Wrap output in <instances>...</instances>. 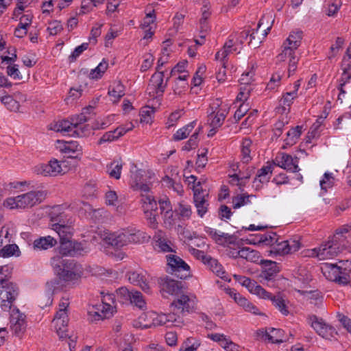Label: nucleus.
<instances>
[{"mask_svg":"<svg viewBox=\"0 0 351 351\" xmlns=\"http://www.w3.org/2000/svg\"><path fill=\"white\" fill-rule=\"evenodd\" d=\"M154 239L156 243L155 247L158 248L160 252H175L173 243L167 239L165 233L162 231L158 230L156 232Z\"/></svg>","mask_w":351,"mask_h":351,"instance_id":"f704fd0d","label":"nucleus"},{"mask_svg":"<svg viewBox=\"0 0 351 351\" xmlns=\"http://www.w3.org/2000/svg\"><path fill=\"white\" fill-rule=\"evenodd\" d=\"M196 121H193L178 130L173 135V140L178 141L187 138L196 125Z\"/></svg>","mask_w":351,"mask_h":351,"instance_id":"de8ad7c7","label":"nucleus"},{"mask_svg":"<svg viewBox=\"0 0 351 351\" xmlns=\"http://www.w3.org/2000/svg\"><path fill=\"white\" fill-rule=\"evenodd\" d=\"M129 282L138 286L143 291L148 293L150 290L151 276L144 270L129 271L127 274Z\"/></svg>","mask_w":351,"mask_h":351,"instance_id":"bb28decb","label":"nucleus"},{"mask_svg":"<svg viewBox=\"0 0 351 351\" xmlns=\"http://www.w3.org/2000/svg\"><path fill=\"white\" fill-rule=\"evenodd\" d=\"M264 300H270L273 304L279 311L284 315L289 314V310L287 308V302L282 297L279 295L272 296L269 293V297L268 298H263Z\"/></svg>","mask_w":351,"mask_h":351,"instance_id":"8fccbe9b","label":"nucleus"},{"mask_svg":"<svg viewBox=\"0 0 351 351\" xmlns=\"http://www.w3.org/2000/svg\"><path fill=\"white\" fill-rule=\"evenodd\" d=\"M114 119V114H110L104 118L98 119L94 123V128L100 130L104 129L110 125Z\"/></svg>","mask_w":351,"mask_h":351,"instance_id":"338daca9","label":"nucleus"},{"mask_svg":"<svg viewBox=\"0 0 351 351\" xmlns=\"http://www.w3.org/2000/svg\"><path fill=\"white\" fill-rule=\"evenodd\" d=\"M308 323L322 338L328 340L336 339V336L337 335L336 329L326 324L323 319L316 315H311L308 318Z\"/></svg>","mask_w":351,"mask_h":351,"instance_id":"2eb2a0df","label":"nucleus"},{"mask_svg":"<svg viewBox=\"0 0 351 351\" xmlns=\"http://www.w3.org/2000/svg\"><path fill=\"white\" fill-rule=\"evenodd\" d=\"M167 268L171 273L180 279H185L191 274L190 267L180 256L175 254L166 256Z\"/></svg>","mask_w":351,"mask_h":351,"instance_id":"4468645a","label":"nucleus"},{"mask_svg":"<svg viewBox=\"0 0 351 351\" xmlns=\"http://www.w3.org/2000/svg\"><path fill=\"white\" fill-rule=\"evenodd\" d=\"M88 110V108L84 109L82 113L71 117V121L66 119L58 121L53 125L52 129L63 135L73 136L76 125L88 121V118L86 115Z\"/></svg>","mask_w":351,"mask_h":351,"instance_id":"9b49d317","label":"nucleus"},{"mask_svg":"<svg viewBox=\"0 0 351 351\" xmlns=\"http://www.w3.org/2000/svg\"><path fill=\"white\" fill-rule=\"evenodd\" d=\"M142 232L136 229H123L114 232L104 231L101 238L107 244L116 248H121L130 243H137L141 241Z\"/></svg>","mask_w":351,"mask_h":351,"instance_id":"39448f33","label":"nucleus"},{"mask_svg":"<svg viewBox=\"0 0 351 351\" xmlns=\"http://www.w3.org/2000/svg\"><path fill=\"white\" fill-rule=\"evenodd\" d=\"M55 274L60 280L75 284L82 276V267L60 255L51 259Z\"/></svg>","mask_w":351,"mask_h":351,"instance_id":"20e7f679","label":"nucleus"},{"mask_svg":"<svg viewBox=\"0 0 351 351\" xmlns=\"http://www.w3.org/2000/svg\"><path fill=\"white\" fill-rule=\"evenodd\" d=\"M163 219V224L166 228H173L177 221V217L174 215L173 211L166 212V213L162 216Z\"/></svg>","mask_w":351,"mask_h":351,"instance_id":"69168bd1","label":"nucleus"},{"mask_svg":"<svg viewBox=\"0 0 351 351\" xmlns=\"http://www.w3.org/2000/svg\"><path fill=\"white\" fill-rule=\"evenodd\" d=\"M299 158L284 152H280L274 160V164L287 171L295 173L300 171Z\"/></svg>","mask_w":351,"mask_h":351,"instance_id":"412c9836","label":"nucleus"},{"mask_svg":"<svg viewBox=\"0 0 351 351\" xmlns=\"http://www.w3.org/2000/svg\"><path fill=\"white\" fill-rule=\"evenodd\" d=\"M108 67V62L105 59H103L102 61L93 69H91L88 77L91 80H99L100 79L106 71Z\"/></svg>","mask_w":351,"mask_h":351,"instance_id":"3c124183","label":"nucleus"},{"mask_svg":"<svg viewBox=\"0 0 351 351\" xmlns=\"http://www.w3.org/2000/svg\"><path fill=\"white\" fill-rule=\"evenodd\" d=\"M199 342L193 339L188 338L182 345L180 351H195L199 346Z\"/></svg>","mask_w":351,"mask_h":351,"instance_id":"774afa93","label":"nucleus"},{"mask_svg":"<svg viewBox=\"0 0 351 351\" xmlns=\"http://www.w3.org/2000/svg\"><path fill=\"white\" fill-rule=\"evenodd\" d=\"M27 100L26 95L21 93H14L12 95L0 93V101L4 106L12 112H19L21 105Z\"/></svg>","mask_w":351,"mask_h":351,"instance_id":"5701e85b","label":"nucleus"},{"mask_svg":"<svg viewBox=\"0 0 351 351\" xmlns=\"http://www.w3.org/2000/svg\"><path fill=\"white\" fill-rule=\"evenodd\" d=\"M69 207L71 210L79 213H89L92 210L89 204L80 199L74 201Z\"/></svg>","mask_w":351,"mask_h":351,"instance_id":"bf43d9fd","label":"nucleus"},{"mask_svg":"<svg viewBox=\"0 0 351 351\" xmlns=\"http://www.w3.org/2000/svg\"><path fill=\"white\" fill-rule=\"evenodd\" d=\"M123 162L121 160H113L107 165V172L111 178L117 180L121 178Z\"/></svg>","mask_w":351,"mask_h":351,"instance_id":"09e8293b","label":"nucleus"},{"mask_svg":"<svg viewBox=\"0 0 351 351\" xmlns=\"http://www.w3.org/2000/svg\"><path fill=\"white\" fill-rule=\"evenodd\" d=\"M164 77V71H158L153 74L151 77L149 84V88L154 90L158 96L162 95L166 88L169 77H167L165 81Z\"/></svg>","mask_w":351,"mask_h":351,"instance_id":"72a5a7b5","label":"nucleus"},{"mask_svg":"<svg viewBox=\"0 0 351 351\" xmlns=\"http://www.w3.org/2000/svg\"><path fill=\"white\" fill-rule=\"evenodd\" d=\"M260 239V244L265 245H270L272 248L274 243L276 241L277 234L274 232H269L266 234H258Z\"/></svg>","mask_w":351,"mask_h":351,"instance_id":"0e129e2a","label":"nucleus"},{"mask_svg":"<svg viewBox=\"0 0 351 351\" xmlns=\"http://www.w3.org/2000/svg\"><path fill=\"white\" fill-rule=\"evenodd\" d=\"M2 267H0V273ZM18 294L17 288L12 282L0 277V303L3 311L11 308L12 302Z\"/></svg>","mask_w":351,"mask_h":351,"instance_id":"f8f14e48","label":"nucleus"},{"mask_svg":"<svg viewBox=\"0 0 351 351\" xmlns=\"http://www.w3.org/2000/svg\"><path fill=\"white\" fill-rule=\"evenodd\" d=\"M123 0H108L106 13L108 16H112L114 13H118L122 9Z\"/></svg>","mask_w":351,"mask_h":351,"instance_id":"4d7b16f0","label":"nucleus"},{"mask_svg":"<svg viewBox=\"0 0 351 351\" xmlns=\"http://www.w3.org/2000/svg\"><path fill=\"white\" fill-rule=\"evenodd\" d=\"M308 323L322 338L328 340L336 339V336L337 335L336 329L326 324L323 319L316 315H311L308 318Z\"/></svg>","mask_w":351,"mask_h":351,"instance_id":"dca6fc26","label":"nucleus"},{"mask_svg":"<svg viewBox=\"0 0 351 351\" xmlns=\"http://www.w3.org/2000/svg\"><path fill=\"white\" fill-rule=\"evenodd\" d=\"M130 184L134 189L140 190L145 194H142V206L144 210L145 218L147 219L149 226L156 228L157 227V202L154 196L149 193V184L143 182V173L141 169L132 165L130 169Z\"/></svg>","mask_w":351,"mask_h":351,"instance_id":"f03ea898","label":"nucleus"},{"mask_svg":"<svg viewBox=\"0 0 351 351\" xmlns=\"http://www.w3.org/2000/svg\"><path fill=\"white\" fill-rule=\"evenodd\" d=\"M197 298L193 294H182L175 300L171 304V311L177 310L182 314L184 312H189L195 306Z\"/></svg>","mask_w":351,"mask_h":351,"instance_id":"b1692460","label":"nucleus"},{"mask_svg":"<svg viewBox=\"0 0 351 351\" xmlns=\"http://www.w3.org/2000/svg\"><path fill=\"white\" fill-rule=\"evenodd\" d=\"M181 176L177 167H171L166 176L162 179V184L170 189H172L178 195L184 194L183 186L181 184Z\"/></svg>","mask_w":351,"mask_h":351,"instance_id":"6ab92c4d","label":"nucleus"},{"mask_svg":"<svg viewBox=\"0 0 351 351\" xmlns=\"http://www.w3.org/2000/svg\"><path fill=\"white\" fill-rule=\"evenodd\" d=\"M335 238L322 243L318 247L307 250L304 256L317 258L319 260L333 258L341 252L337 243V238L336 236H335Z\"/></svg>","mask_w":351,"mask_h":351,"instance_id":"9d476101","label":"nucleus"},{"mask_svg":"<svg viewBox=\"0 0 351 351\" xmlns=\"http://www.w3.org/2000/svg\"><path fill=\"white\" fill-rule=\"evenodd\" d=\"M212 271L224 281L230 282V278L225 271L223 267L215 259H211L208 263Z\"/></svg>","mask_w":351,"mask_h":351,"instance_id":"49530a36","label":"nucleus"},{"mask_svg":"<svg viewBox=\"0 0 351 351\" xmlns=\"http://www.w3.org/2000/svg\"><path fill=\"white\" fill-rule=\"evenodd\" d=\"M51 223L50 228L60 237V252L64 256H72L74 241L71 240L73 234L74 219L66 205H56L49 212Z\"/></svg>","mask_w":351,"mask_h":351,"instance_id":"f257e3e1","label":"nucleus"},{"mask_svg":"<svg viewBox=\"0 0 351 351\" xmlns=\"http://www.w3.org/2000/svg\"><path fill=\"white\" fill-rule=\"evenodd\" d=\"M208 193L206 190L195 189L193 201L197 210V213L200 217H203L208 211Z\"/></svg>","mask_w":351,"mask_h":351,"instance_id":"c756f323","label":"nucleus"},{"mask_svg":"<svg viewBox=\"0 0 351 351\" xmlns=\"http://www.w3.org/2000/svg\"><path fill=\"white\" fill-rule=\"evenodd\" d=\"M272 173V167L271 165H267L265 167H263L260 170H258L256 177L254 180V182H259L261 184L267 183L269 182L271 174Z\"/></svg>","mask_w":351,"mask_h":351,"instance_id":"5fc2aeb1","label":"nucleus"},{"mask_svg":"<svg viewBox=\"0 0 351 351\" xmlns=\"http://www.w3.org/2000/svg\"><path fill=\"white\" fill-rule=\"evenodd\" d=\"M79 123L76 125V128H75L73 136L75 137H86L93 134V131L95 129L94 128V124L92 126H90L88 124Z\"/></svg>","mask_w":351,"mask_h":351,"instance_id":"603ef678","label":"nucleus"},{"mask_svg":"<svg viewBox=\"0 0 351 351\" xmlns=\"http://www.w3.org/2000/svg\"><path fill=\"white\" fill-rule=\"evenodd\" d=\"M165 317L155 311H147L143 313L138 319L132 322L134 327L145 329L151 327L161 326V322Z\"/></svg>","mask_w":351,"mask_h":351,"instance_id":"f3484780","label":"nucleus"},{"mask_svg":"<svg viewBox=\"0 0 351 351\" xmlns=\"http://www.w3.org/2000/svg\"><path fill=\"white\" fill-rule=\"evenodd\" d=\"M134 125L132 122L117 128L115 130L104 133L99 138L98 144L101 145L105 143H110L117 141L119 138L123 136L126 132L132 130Z\"/></svg>","mask_w":351,"mask_h":351,"instance_id":"c85d7f7f","label":"nucleus"},{"mask_svg":"<svg viewBox=\"0 0 351 351\" xmlns=\"http://www.w3.org/2000/svg\"><path fill=\"white\" fill-rule=\"evenodd\" d=\"M20 255L21 251L16 244L6 245L0 250V256L3 258H8L13 256L19 257Z\"/></svg>","mask_w":351,"mask_h":351,"instance_id":"6e6d98bb","label":"nucleus"},{"mask_svg":"<svg viewBox=\"0 0 351 351\" xmlns=\"http://www.w3.org/2000/svg\"><path fill=\"white\" fill-rule=\"evenodd\" d=\"M302 247L300 238L298 236L293 237L287 240H282L277 235L276 241L272 248L267 251V255L271 257L276 256H285L298 251Z\"/></svg>","mask_w":351,"mask_h":351,"instance_id":"1a4fd4ad","label":"nucleus"},{"mask_svg":"<svg viewBox=\"0 0 351 351\" xmlns=\"http://www.w3.org/2000/svg\"><path fill=\"white\" fill-rule=\"evenodd\" d=\"M67 170L64 162L51 159L47 163H41L34 167V172L43 176L56 177L64 174Z\"/></svg>","mask_w":351,"mask_h":351,"instance_id":"ddd939ff","label":"nucleus"},{"mask_svg":"<svg viewBox=\"0 0 351 351\" xmlns=\"http://www.w3.org/2000/svg\"><path fill=\"white\" fill-rule=\"evenodd\" d=\"M171 311L169 314L160 313V315L165 317L161 322V326L180 327L183 323L182 314L178 312L177 310Z\"/></svg>","mask_w":351,"mask_h":351,"instance_id":"4c0bfd02","label":"nucleus"},{"mask_svg":"<svg viewBox=\"0 0 351 351\" xmlns=\"http://www.w3.org/2000/svg\"><path fill=\"white\" fill-rule=\"evenodd\" d=\"M63 289V283L61 280H53L47 282L46 284V296L47 298L45 305H50L52 303V296Z\"/></svg>","mask_w":351,"mask_h":351,"instance_id":"e433bc0d","label":"nucleus"},{"mask_svg":"<svg viewBox=\"0 0 351 351\" xmlns=\"http://www.w3.org/2000/svg\"><path fill=\"white\" fill-rule=\"evenodd\" d=\"M298 94L295 92H287L282 95V97L280 100V108H278V111L281 113H287L289 111V107L293 104V100L297 98Z\"/></svg>","mask_w":351,"mask_h":351,"instance_id":"79ce46f5","label":"nucleus"},{"mask_svg":"<svg viewBox=\"0 0 351 351\" xmlns=\"http://www.w3.org/2000/svg\"><path fill=\"white\" fill-rule=\"evenodd\" d=\"M302 127L300 125H297L295 128L291 129L287 132V137L285 140V143L282 146V148L287 149L288 147L295 145L302 134Z\"/></svg>","mask_w":351,"mask_h":351,"instance_id":"a19ab883","label":"nucleus"},{"mask_svg":"<svg viewBox=\"0 0 351 351\" xmlns=\"http://www.w3.org/2000/svg\"><path fill=\"white\" fill-rule=\"evenodd\" d=\"M252 195H248L246 194L239 195L232 198V204L234 209L241 208V206H245L250 203V198Z\"/></svg>","mask_w":351,"mask_h":351,"instance_id":"680f3d73","label":"nucleus"},{"mask_svg":"<svg viewBox=\"0 0 351 351\" xmlns=\"http://www.w3.org/2000/svg\"><path fill=\"white\" fill-rule=\"evenodd\" d=\"M108 95L112 102H117L125 95V87L120 81L114 82L108 88Z\"/></svg>","mask_w":351,"mask_h":351,"instance_id":"ea45409f","label":"nucleus"},{"mask_svg":"<svg viewBox=\"0 0 351 351\" xmlns=\"http://www.w3.org/2000/svg\"><path fill=\"white\" fill-rule=\"evenodd\" d=\"M43 191H31L16 197H8L3 202V206L9 209H25L40 203L45 197Z\"/></svg>","mask_w":351,"mask_h":351,"instance_id":"0eeeda50","label":"nucleus"},{"mask_svg":"<svg viewBox=\"0 0 351 351\" xmlns=\"http://www.w3.org/2000/svg\"><path fill=\"white\" fill-rule=\"evenodd\" d=\"M294 284L295 291L298 289H304L312 280L311 274L307 269L304 266H300L294 272Z\"/></svg>","mask_w":351,"mask_h":351,"instance_id":"2f4dec72","label":"nucleus"},{"mask_svg":"<svg viewBox=\"0 0 351 351\" xmlns=\"http://www.w3.org/2000/svg\"><path fill=\"white\" fill-rule=\"evenodd\" d=\"M154 114V109L150 106H145L141 108L140 116L141 122L145 123H151Z\"/></svg>","mask_w":351,"mask_h":351,"instance_id":"052dcab7","label":"nucleus"},{"mask_svg":"<svg viewBox=\"0 0 351 351\" xmlns=\"http://www.w3.org/2000/svg\"><path fill=\"white\" fill-rule=\"evenodd\" d=\"M10 325L11 330L15 335L24 332L27 326L25 315L18 308H13L10 313Z\"/></svg>","mask_w":351,"mask_h":351,"instance_id":"cd10ccee","label":"nucleus"},{"mask_svg":"<svg viewBox=\"0 0 351 351\" xmlns=\"http://www.w3.org/2000/svg\"><path fill=\"white\" fill-rule=\"evenodd\" d=\"M56 148L65 157L77 158L82 154V147L77 141H65L58 140L56 142Z\"/></svg>","mask_w":351,"mask_h":351,"instance_id":"4be33fe9","label":"nucleus"},{"mask_svg":"<svg viewBox=\"0 0 351 351\" xmlns=\"http://www.w3.org/2000/svg\"><path fill=\"white\" fill-rule=\"evenodd\" d=\"M90 245H88L86 241H74L73 246L72 256L82 255L84 253H87L90 250Z\"/></svg>","mask_w":351,"mask_h":351,"instance_id":"e2e57ef3","label":"nucleus"},{"mask_svg":"<svg viewBox=\"0 0 351 351\" xmlns=\"http://www.w3.org/2000/svg\"><path fill=\"white\" fill-rule=\"evenodd\" d=\"M248 35L249 32L246 30L230 35L224 43L223 47L216 53V60L223 61L230 53L234 52L239 53Z\"/></svg>","mask_w":351,"mask_h":351,"instance_id":"6e6552de","label":"nucleus"},{"mask_svg":"<svg viewBox=\"0 0 351 351\" xmlns=\"http://www.w3.org/2000/svg\"><path fill=\"white\" fill-rule=\"evenodd\" d=\"M335 182V178L333 173L331 172H325L321 180H319V185L322 191V194L326 193L328 189L333 187Z\"/></svg>","mask_w":351,"mask_h":351,"instance_id":"a18cd8bd","label":"nucleus"},{"mask_svg":"<svg viewBox=\"0 0 351 351\" xmlns=\"http://www.w3.org/2000/svg\"><path fill=\"white\" fill-rule=\"evenodd\" d=\"M302 34V32H291L283 43L282 51L277 56L278 61L288 62L289 76L293 75L297 69L299 58L296 50L301 43Z\"/></svg>","mask_w":351,"mask_h":351,"instance_id":"7ed1b4c3","label":"nucleus"},{"mask_svg":"<svg viewBox=\"0 0 351 351\" xmlns=\"http://www.w3.org/2000/svg\"><path fill=\"white\" fill-rule=\"evenodd\" d=\"M322 269L326 278L330 281L337 282L343 285L350 282L349 276L343 271L339 266L332 263H326Z\"/></svg>","mask_w":351,"mask_h":351,"instance_id":"a211bd4d","label":"nucleus"},{"mask_svg":"<svg viewBox=\"0 0 351 351\" xmlns=\"http://www.w3.org/2000/svg\"><path fill=\"white\" fill-rule=\"evenodd\" d=\"M234 278L240 285L246 287L251 293L257 295L258 298H268L269 297V293L254 280L246 276L236 274L234 275Z\"/></svg>","mask_w":351,"mask_h":351,"instance_id":"a878e982","label":"nucleus"},{"mask_svg":"<svg viewBox=\"0 0 351 351\" xmlns=\"http://www.w3.org/2000/svg\"><path fill=\"white\" fill-rule=\"evenodd\" d=\"M265 335L273 343H280L287 341L284 337V331L281 329L271 328L266 330Z\"/></svg>","mask_w":351,"mask_h":351,"instance_id":"c03bdc74","label":"nucleus"},{"mask_svg":"<svg viewBox=\"0 0 351 351\" xmlns=\"http://www.w3.org/2000/svg\"><path fill=\"white\" fill-rule=\"evenodd\" d=\"M236 303L242 307L246 312L251 313L254 315H261L258 307L242 295L237 300Z\"/></svg>","mask_w":351,"mask_h":351,"instance_id":"864d4df0","label":"nucleus"},{"mask_svg":"<svg viewBox=\"0 0 351 351\" xmlns=\"http://www.w3.org/2000/svg\"><path fill=\"white\" fill-rule=\"evenodd\" d=\"M115 311L109 304H97L89 307L88 310V319L90 322H96L112 317Z\"/></svg>","mask_w":351,"mask_h":351,"instance_id":"aec40b11","label":"nucleus"},{"mask_svg":"<svg viewBox=\"0 0 351 351\" xmlns=\"http://www.w3.org/2000/svg\"><path fill=\"white\" fill-rule=\"evenodd\" d=\"M297 292L303 300L308 302L317 307H320L323 304V295L317 289H308L307 287L304 289H298Z\"/></svg>","mask_w":351,"mask_h":351,"instance_id":"7c9ffc66","label":"nucleus"},{"mask_svg":"<svg viewBox=\"0 0 351 351\" xmlns=\"http://www.w3.org/2000/svg\"><path fill=\"white\" fill-rule=\"evenodd\" d=\"M234 258L240 257L252 263H258L260 261L259 252L249 247H245L238 251L231 253Z\"/></svg>","mask_w":351,"mask_h":351,"instance_id":"c9c22d12","label":"nucleus"},{"mask_svg":"<svg viewBox=\"0 0 351 351\" xmlns=\"http://www.w3.org/2000/svg\"><path fill=\"white\" fill-rule=\"evenodd\" d=\"M131 304L140 309L146 308V302L142 293L138 291H132V295L130 300Z\"/></svg>","mask_w":351,"mask_h":351,"instance_id":"13d9d810","label":"nucleus"},{"mask_svg":"<svg viewBox=\"0 0 351 351\" xmlns=\"http://www.w3.org/2000/svg\"><path fill=\"white\" fill-rule=\"evenodd\" d=\"M234 278L240 285L246 287L251 293L257 295L258 298H268L269 297V293L254 280L246 276L236 274L234 275Z\"/></svg>","mask_w":351,"mask_h":351,"instance_id":"393cba45","label":"nucleus"},{"mask_svg":"<svg viewBox=\"0 0 351 351\" xmlns=\"http://www.w3.org/2000/svg\"><path fill=\"white\" fill-rule=\"evenodd\" d=\"M229 110L230 105L219 98L211 101L208 110L207 123L210 127L208 133V136H213L216 130L222 125Z\"/></svg>","mask_w":351,"mask_h":351,"instance_id":"423d86ee","label":"nucleus"},{"mask_svg":"<svg viewBox=\"0 0 351 351\" xmlns=\"http://www.w3.org/2000/svg\"><path fill=\"white\" fill-rule=\"evenodd\" d=\"M204 231L219 245H226L233 243L235 241V237L233 235L217 231L212 228L205 227Z\"/></svg>","mask_w":351,"mask_h":351,"instance_id":"473e14b6","label":"nucleus"},{"mask_svg":"<svg viewBox=\"0 0 351 351\" xmlns=\"http://www.w3.org/2000/svg\"><path fill=\"white\" fill-rule=\"evenodd\" d=\"M57 243L56 240L51 237H40L35 239L33 242V248L36 251L47 250L55 246Z\"/></svg>","mask_w":351,"mask_h":351,"instance_id":"58836bf2","label":"nucleus"},{"mask_svg":"<svg viewBox=\"0 0 351 351\" xmlns=\"http://www.w3.org/2000/svg\"><path fill=\"white\" fill-rule=\"evenodd\" d=\"M254 148L252 141L250 138L243 139L241 145V160L243 163H247L252 159L251 152Z\"/></svg>","mask_w":351,"mask_h":351,"instance_id":"37998d69","label":"nucleus"}]
</instances>
